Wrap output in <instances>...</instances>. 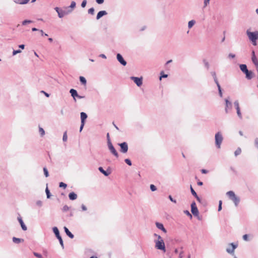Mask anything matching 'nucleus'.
<instances>
[{
    "label": "nucleus",
    "instance_id": "obj_1",
    "mask_svg": "<svg viewBox=\"0 0 258 258\" xmlns=\"http://www.w3.org/2000/svg\"><path fill=\"white\" fill-rule=\"evenodd\" d=\"M246 34L249 39L251 41L252 44L255 46L256 45V40L258 39V31L250 32L247 30Z\"/></svg>",
    "mask_w": 258,
    "mask_h": 258
},
{
    "label": "nucleus",
    "instance_id": "obj_2",
    "mask_svg": "<svg viewBox=\"0 0 258 258\" xmlns=\"http://www.w3.org/2000/svg\"><path fill=\"white\" fill-rule=\"evenodd\" d=\"M241 71L245 74L246 78L248 80L251 79L253 77V73L251 71H248L246 64H242L239 66Z\"/></svg>",
    "mask_w": 258,
    "mask_h": 258
},
{
    "label": "nucleus",
    "instance_id": "obj_3",
    "mask_svg": "<svg viewBox=\"0 0 258 258\" xmlns=\"http://www.w3.org/2000/svg\"><path fill=\"white\" fill-rule=\"evenodd\" d=\"M226 195L233 201L235 206L237 207L240 202V198L237 197L235 193L231 190L227 192Z\"/></svg>",
    "mask_w": 258,
    "mask_h": 258
},
{
    "label": "nucleus",
    "instance_id": "obj_4",
    "mask_svg": "<svg viewBox=\"0 0 258 258\" xmlns=\"http://www.w3.org/2000/svg\"><path fill=\"white\" fill-rule=\"evenodd\" d=\"M155 243V248L157 249L163 251L164 252L166 251L165 245L163 239L160 240H154Z\"/></svg>",
    "mask_w": 258,
    "mask_h": 258
},
{
    "label": "nucleus",
    "instance_id": "obj_5",
    "mask_svg": "<svg viewBox=\"0 0 258 258\" xmlns=\"http://www.w3.org/2000/svg\"><path fill=\"white\" fill-rule=\"evenodd\" d=\"M54 10L58 14V16L60 18H63L65 15L69 14L72 12V10H62L58 7H55Z\"/></svg>",
    "mask_w": 258,
    "mask_h": 258
},
{
    "label": "nucleus",
    "instance_id": "obj_6",
    "mask_svg": "<svg viewBox=\"0 0 258 258\" xmlns=\"http://www.w3.org/2000/svg\"><path fill=\"white\" fill-rule=\"evenodd\" d=\"M215 138L216 146L217 148L219 149L223 139L222 134L220 132H218L216 134Z\"/></svg>",
    "mask_w": 258,
    "mask_h": 258
},
{
    "label": "nucleus",
    "instance_id": "obj_7",
    "mask_svg": "<svg viewBox=\"0 0 258 258\" xmlns=\"http://www.w3.org/2000/svg\"><path fill=\"white\" fill-rule=\"evenodd\" d=\"M107 145L109 150H110V152L116 158L118 157V154L114 147H113V145L112 144L110 139H108V141H107Z\"/></svg>",
    "mask_w": 258,
    "mask_h": 258
},
{
    "label": "nucleus",
    "instance_id": "obj_8",
    "mask_svg": "<svg viewBox=\"0 0 258 258\" xmlns=\"http://www.w3.org/2000/svg\"><path fill=\"white\" fill-rule=\"evenodd\" d=\"M234 106L235 107V109L236 110V112H237V116H238V117L240 119H242V114H241V111H240L239 104V102H238V100H236V101H234Z\"/></svg>",
    "mask_w": 258,
    "mask_h": 258
},
{
    "label": "nucleus",
    "instance_id": "obj_9",
    "mask_svg": "<svg viewBox=\"0 0 258 258\" xmlns=\"http://www.w3.org/2000/svg\"><path fill=\"white\" fill-rule=\"evenodd\" d=\"M225 111L226 113H228L231 110L232 107V103L228 99H225Z\"/></svg>",
    "mask_w": 258,
    "mask_h": 258
},
{
    "label": "nucleus",
    "instance_id": "obj_10",
    "mask_svg": "<svg viewBox=\"0 0 258 258\" xmlns=\"http://www.w3.org/2000/svg\"><path fill=\"white\" fill-rule=\"evenodd\" d=\"M191 212L194 216H198L199 215V210L195 202L191 204Z\"/></svg>",
    "mask_w": 258,
    "mask_h": 258
},
{
    "label": "nucleus",
    "instance_id": "obj_11",
    "mask_svg": "<svg viewBox=\"0 0 258 258\" xmlns=\"http://www.w3.org/2000/svg\"><path fill=\"white\" fill-rule=\"evenodd\" d=\"M120 147V152L122 153H126L128 151V145L126 142L118 144Z\"/></svg>",
    "mask_w": 258,
    "mask_h": 258
},
{
    "label": "nucleus",
    "instance_id": "obj_12",
    "mask_svg": "<svg viewBox=\"0 0 258 258\" xmlns=\"http://www.w3.org/2000/svg\"><path fill=\"white\" fill-rule=\"evenodd\" d=\"M131 79L136 84L138 87H140L143 84L142 78H138L136 77H131Z\"/></svg>",
    "mask_w": 258,
    "mask_h": 258
},
{
    "label": "nucleus",
    "instance_id": "obj_13",
    "mask_svg": "<svg viewBox=\"0 0 258 258\" xmlns=\"http://www.w3.org/2000/svg\"><path fill=\"white\" fill-rule=\"evenodd\" d=\"M116 58L117 60L123 66L126 65V61L123 59V57L120 53H117L116 55Z\"/></svg>",
    "mask_w": 258,
    "mask_h": 258
},
{
    "label": "nucleus",
    "instance_id": "obj_14",
    "mask_svg": "<svg viewBox=\"0 0 258 258\" xmlns=\"http://www.w3.org/2000/svg\"><path fill=\"white\" fill-rule=\"evenodd\" d=\"M156 227L160 230H162L164 233H167L166 229L164 228L163 224L156 222L155 223Z\"/></svg>",
    "mask_w": 258,
    "mask_h": 258
},
{
    "label": "nucleus",
    "instance_id": "obj_15",
    "mask_svg": "<svg viewBox=\"0 0 258 258\" xmlns=\"http://www.w3.org/2000/svg\"><path fill=\"white\" fill-rule=\"evenodd\" d=\"M230 245H231V248H227L226 249V251L227 252L229 253H232L234 252V251L235 249L237 247V245L234 244L233 243H231Z\"/></svg>",
    "mask_w": 258,
    "mask_h": 258
},
{
    "label": "nucleus",
    "instance_id": "obj_16",
    "mask_svg": "<svg viewBox=\"0 0 258 258\" xmlns=\"http://www.w3.org/2000/svg\"><path fill=\"white\" fill-rule=\"evenodd\" d=\"M18 220L20 224H21L22 229L23 230L26 231L27 230V226L24 223L23 221L22 218L20 216L18 217Z\"/></svg>",
    "mask_w": 258,
    "mask_h": 258
},
{
    "label": "nucleus",
    "instance_id": "obj_17",
    "mask_svg": "<svg viewBox=\"0 0 258 258\" xmlns=\"http://www.w3.org/2000/svg\"><path fill=\"white\" fill-rule=\"evenodd\" d=\"M107 13L105 11H101L99 12L96 16V19L99 20L103 16L106 15Z\"/></svg>",
    "mask_w": 258,
    "mask_h": 258
},
{
    "label": "nucleus",
    "instance_id": "obj_18",
    "mask_svg": "<svg viewBox=\"0 0 258 258\" xmlns=\"http://www.w3.org/2000/svg\"><path fill=\"white\" fill-rule=\"evenodd\" d=\"M98 170L100 172H101L102 174H103L105 176H107L109 175L111 172L110 170H107V171H105L103 169V168L102 167H99L98 168Z\"/></svg>",
    "mask_w": 258,
    "mask_h": 258
},
{
    "label": "nucleus",
    "instance_id": "obj_19",
    "mask_svg": "<svg viewBox=\"0 0 258 258\" xmlns=\"http://www.w3.org/2000/svg\"><path fill=\"white\" fill-rule=\"evenodd\" d=\"M30 0H15L14 2L17 4L25 5L27 4Z\"/></svg>",
    "mask_w": 258,
    "mask_h": 258
},
{
    "label": "nucleus",
    "instance_id": "obj_20",
    "mask_svg": "<svg viewBox=\"0 0 258 258\" xmlns=\"http://www.w3.org/2000/svg\"><path fill=\"white\" fill-rule=\"evenodd\" d=\"M70 92L72 96L75 100V98L77 97L78 95L77 91L74 89H71L70 91Z\"/></svg>",
    "mask_w": 258,
    "mask_h": 258
},
{
    "label": "nucleus",
    "instance_id": "obj_21",
    "mask_svg": "<svg viewBox=\"0 0 258 258\" xmlns=\"http://www.w3.org/2000/svg\"><path fill=\"white\" fill-rule=\"evenodd\" d=\"M64 230L66 234L71 238H73L74 235L69 231V230L66 227H64Z\"/></svg>",
    "mask_w": 258,
    "mask_h": 258
},
{
    "label": "nucleus",
    "instance_id": "obj_22",
    "mask_svg": "<svg viewBox=\"0 0 258 258\" xmlns=\"http://www.w3.org/2000/svg\"><path fill=\"white\" fill-rule=\"evenodd\" d=\"M80 115H81V122L85 123V120L87 118V114L84 112H82L81 113Z\"/></svg>",
    "mask_w": 258,
    "mask_h": 258
},
{
    "label": "nucleus",
    "instance_id": "obj_23",
    "mask_svg": "<svg viewBox=\"0 0 258 258\" xmlns=\"http://www.w3.org/2000/svg\"><path fill=\"white\" fill-rule=\"evenodd\" d=\"M69 198L71 200H75L77 198V195L75 192H72L69 194Z\"/></svg>",
    "mask_w": 258,
    "mask_h": 258
},
{
    "label": "nucleus",
    "instance_id": "obj_24",
    "mask_svg": "<svg viewBox=\"0 0 258 258\" xmlns=\"http://www.w3.org/2000/svg\"><path fill=\"white\" fill-rule=\"evenodd\" d=\"M211 74L213 76L214 80V82H215L216 85L218 84H219V82H218V79L217 78V77H216V72H214V71L213 72H211Z\"/></svg>",
    "mask_w": 258,
    "mask_h": 258
},
{
    "label": "nucleus",
    "instance_id": "obj_25",
    "mask_svg": "<svg viewBox=\"0 0 258 258\" xmlns=\"http://www.w3.org/2000/svg\"><path fill=\"white\" fill-rule=\"evenodd\" d=\"M76 2L74 1H72L71 2V5L69 7H67L66 9L67 10H72L73 11V9L76 7Z\"/></svg>",
    "mask_w": 258,
    "mask_h": 258
},
{
    "label": "nucleus",
    "instance_id": "obj_26",
    "mask_svg": "<svg viewBox=\"0 0 258 258\" xmlns=\"http://www.w3.org/2000/svg\"><path fill=\"white\" fill-rule=\"evenodd\" d=\"M53 231L57 238L59 236H60L59 235V230L56 227H54L53 228Z\"/></svg>",
    "mask_w": 258,
    "mask_h": 258
},
{
    "label": "nucleus",
    "instance_id": "obj_27",
    "mask_svg": "<svg viewBox=\"0 0 258 258\" xmlns=\"http://www.w3.org/2000/svg\"><path fill=\"white\" fill-rule=\"evenodd\" d=\"M251 60L252 62L254 64V65L256 67V68L258 67V60L256 56H253L251 57Z\"/></svg>",
    "mask_w": 258,
    "mask_h": 258
},
{
    "label": "nucleus",
    "instance_id": "obj_28",
    "mask_svg": "<svg viewBox=\"0 0 258 258\" xmlns=\"http://www.w3.org/2000/svg\"><path fill=\"white\" fill-rule=\"evenodd\" d=\"M23 241V239H21V238H16L15 237H14L13 238V241L16 243H19L20 242H21V241Z\"/></svg>",
    "mask_w": 258,
    "mask_h": 258
},
{
    "label": "nucleus",
    "instance_id": "obj_29",
    "mask_svg": "<svg viewBox=\"0 0 258 258\" xmlns=\"http://www.w3.org/2000/svg\"><path fill=\"white\" fill-rule=\"evenodd\" d=\"M80 81L82 84H83L84 85H86L87 81L84 77H82V76L80 77Z\"/></svg>",
    "mask_w": 258,
    "mask_h": 258
},
{
    "label": "nucleus",
    "instance_id": "obj_30",
    "mask_svg": "<svg viewBox=\"0 0 258 258\" xmlns=\"http://www.w3.org/2000/svg\"><path fill=\"white\" fill-rule=\"evenodd\" d=\"M196 21L195 20L189 21L188 23V27L189 29H190L195 24Z\"/></svg>",
    "mask_w": 258,
    "mask_h": 258
},
{
    "label": "nucleus",
    "instance_id": "obj_31",
    "mask_svg": "<svg viewBox=\"0 0 258 258\" xmlns=\"http://www.w3.org/2000/svg\"><path fill=\"white\" fill-rule=\"evenodd\" d=\"M179 258H182L183 257V247H180L179 248Z\"/></svg>",
    "mask_w": 258,
    "mask_h": 258
},
{
    "label": "nucleus",
    "instance_id": "obj_32",
    "mask_svg": "<svg viewBox=\"0 0 258 258\" xmlns=\"http://www.w3.org/2000/svg\"><path fill=\"white\" fill-rule=\"evenodd\" d=\"M217 87H218V89L219 94L220 96L221 97H222V96H223V94H222V90H221V86H220L219 84H217Z\"/></svg>",
    "mask_w": 258,
    "mask_h": 258
},
{
    "label": "nucleus",
    "instance_id": "obj_33",
    "mask_svg": "<svg viewBox=\"0 0 258 258\" xmlns=\"http://www.w3.org/2000/svg\"><path fill=\"white\" fill-rule=\"evenodd\" d=\"M241 150L240 148H238L234 152V155L237 156L241 154Z\"/></svg>",
    "mask_w": 258,
    "mask_h": 258
},
{
    "label": "nucleus",
    "instance_id": "obj_34",
    "mask_svg": "<svg viewBox=\"0 0 258 258\" xmlns=\"http://www.w3.org/2000/svg\"><path fill=\"white\" fill-rule=\"evenodd\" d=\"M39 132L41 135V136H43L45 134V131L41 127H39Z\"/></svg>",
    "mask_w": 258,
    "mask_h": 258
},
{
    "label": "nucleus",
    "instance_id": "obj_35",
    "mask_svg": "<svg viewBox=\"0 0 258 258\" xmlns=\"http://www.w3.org/2000/svg\"><path fill=\"white\" fill-rule=\"evenodd\" d=\"M94 9L93 8H91L88 10V12L89 14L93 15L94 14Z\"/></svg>",
    "mask_w": 258,
    "mask_h": 258
},
{
    "label": "nucleus",
    "instance_id": "obj_36",
    "mask_svg": "<svg viewBox=\"0 0 258 258\" xmlns=\"http://www.w3.org/2000/svg\"><path fill=\"white\" fill-rule=\"evenodd\" d=\"M58 240H59V242L62 247V248H64V245H63V241H62V239L61 238V236H59L57 238Z\"/></svg>",
    "mask_w": 258,
    "mask_h": 258
},
{
    "label": "nucleus",
    "instance_id": "obj_37",
    "mask_svg": "<svg viewBox=\"0 0 258 258\" xmlns=\"http://www.w3.org/2000/svg\"><path fill=\"white\" fill-rule=\"evenodd\" d=\"M44 174L45 176V177H48L49 176V173L46 167H44L43 169Z\"/></svg>",
    "mask_w": 258,
    "mask_h": 258
},
{
    "label": "nucleus",
    "instance_id": "obj_38",
    "mask_svg": "<svg viewBox=\"0 0 258 258\" xmlns=\"http://www.w3.org/2000/svg\"><path fill=\"white\" fill-rule=\"evenodd\" d=\"M67 140H68L67 134V132H65L63 135L62 140L63 142H66L67 141Z\"/></svg>",
    "mask_w": 258,
    "mask_h": 258
},
{
    "label": "nucleus",
    "instance_id": "obj_39",
    "mask_svg": "<svg viewBox=\"0 0 258 258\" xmlns=\"http://www.w3.org/2000/svg\"><path fill=\"white\" fill-rule=\"evenodd\" d=\"M32 21L31 20H25L22 22L23 25H26L27 24L31 23Z\"/></svg>",
    "mask_w": 258,
    "mask_h": 258
},
{
    "label": "nucleus",
    "instance_id": "obj_40",
    "mask_svg": "<svg viewBox=\"0 0 258 258\" xmlns=\"http://www.w3.org/2000/svg\"><path fill=\"white\" fill-rule=\"evenodd\" d=\"M190 191H191V194L195 197H197V194L196 193V192L195 191V190L193 189V188L191 186H190Z\"/></svg>",
    "mask_w": 258,
    "mask_h": 258
},
{
    "label": "nucleus",
    "instance_id": "obj_41",
    "mask_svg": "<svg viewBox=\"0 0 258 258\" xmlns=\"http://www.w3.org/2000/svg\"><path fill=\"white\" fill-rule=\"evenodd\" d=\"M45 192H46V194L47 198H48V199L50 198L51 195H50V191L48 190L47 187H46V188Z\"/></svg>",
    "mask_w": 258,
    "mask_h": 258
},
{
    "label": "nucleus",
    "instance_id": "obj_42",
    "mask_svg": "<svg viewBox=\"0 0 258 258\" xmlns=\"http://www.w3.org/2000/svg\"><path fill=\"white\" fill-rule=\"evenodd\" d=\"M59 186L60 187H63L64 188H66L67 185V184H66L62 182H61L59 183Z\"/></svg>",
    "mask_w": 258,
    "mask_h": 258
},
{
    "label": "nucleus",
    "instance_id": "obj_43",
    "mask_svg": "<svg viewBox=\"0 0 258 258\" xmlns=\"http://www.w3.org/2000/svg\"><path fill=\"white\" fill-rule=\"evenodd\" d=\"M124 162L129 166H131L132 164L131 161L129 159H125Z\"/></svg>",
    "mask_w": 258,
    "mask_h": 258
},
{
    "label": "nucleus",
    "instance_id": "obj_44",
    "mask_svg": "<svg viewBox=\"0 0 258 258\" xmlns=\"http://www.w3.org/2000/svg\"><path fill=\"white\" fill-rule=\"evenodd\" d=\"M69 207L67 206V205H64L62 209V210L63 211V212H67L69 210Z\"/></svg>",
    "mask_w": 258,
    "mask_h": 258
},
{
    "label": "nucleus",
    "instance_id": "obj_45",
    "mask_svg": "<svg viewBox=\"0 0 258 258\" xmlns=\"http://www.w3.org/2000/svg\"><path fill=\"white\" fill-rule=\"evenodd\" d=\"M150 189L152 191L156 190L157 188L154 184L150 185Z\"/></svg>",
    "mask_w": 258,
    "mask_h": 258
},
{
    "label": "nucleus",
    "instance_id": "obj_46",
    "mask_svg": "<svg viewBox=\"0 0 258 258\" xmlns=\"http://www.w3.org/2000/svg\"><path fill=\"white\" fill-rule=\"evenodd\" d=\"M21 50H20V49L14 50L13 51V55H15L17 54V53H21Z\"/></svg>",
    "mask_w": 258,
    "mask_h": 258
},
{
    "label": "nucleus",
    "instance_id": "obj_47",
    "mask_svg": "<svg viewBox=\"0 0 258 258\" xmlns=\"http://www.w3.org/2000/svg\"><path fill=\"white\" fill-rule=\"evenodd\" d=\"M33 254H34V255L35 256H36V257H38V258H43V257H42V255H41V254H40V253H37V252H33Z\"/></svg>",
    "mask_w": 258,
    "mask_h": 258
},
{
    "label": "nucleus",
    "instance_id": "obj_48",
    "mask_svg": "<svg viewBox=\"0 0 258 258\" xmlns=\"http://www.w3.org/2000/svg\"><path fill=\"white\" fill-rule=\"evenodd\" d=\"M87 4V1L86 0H83L81 4V7L82 8H85Z\"/></svg>",
    "mask_w": 258,
    "mask_h": 258
},
{
    "label": "nucleus",
    "instance_id": "obj_49",
    "mask_svg": "<svg viewBox=\"0 0 258 258\" xmlns=\"http://www.w3.org/2000/svg\"><path fill=\"white\" fill-rule=\"evenodd\" d=\"M204 63L205 64V67L208 70L209 69V64L208 62L207 61H206V60H204Z\"/></svg>",
    "mask_w": 258,
    "mask_h": 258
},
{
    "label": "nucleus",
    "instance_id": "obj_50",
    "mask_svg": "<svg viewBox=\"0 0 258 258\" xmlns=\"http://www.w3.org/2000/svg\"><path fill=\"white\" fill-rule=\"evenodd\" d=\"M184 213L186 214L187 216H189L190 217V218H192V215H191V214L189 213V212L187 210H185L184 211Z\"/></svg>",
    "mask_w": 258,
    "mask_h": 258
},
{
    "label": "nucleus",
    "instance_id": "obj_51",
    "mask_svg": "<svg viewBox=\"0 0 258 258\" xmlns=\"http://www.w3.org/2000/svg\"><path fill=\"white\" fill-rule=\"evenodd\" d=\"M222 201H220L219 202L218 211H220L222 209Z\"/></svg>",
    "mask_w": 258,
    "mask_h": 258
},
{
    "label": "nucleus",
    "instance_id": "obj_52",
    "mask_svg": "<svg viewBox=\"0 0 258 258\" xmlns=\"http://www.w3.org/2000/svg\"><path fill=\"white\" fill-rule=\"evenodd\" d=\"M168 198H169V200H170L171 202H172L173 203H176V201L175 200H174V199L172 198V196H170H170H169Z\"/></svg>",
    "mask_w": 258,
    "mask_h": 258
},
{
    "label": "nucleus",
    "instance_id": "obj_53",
    "mask_svg": "<svg viewBox=\"0 0 258 258\" xmlns=\"http://www.w3.org/2000/svg\"><path fill=\"white\" fill-rule=\"evenodd\" d=\"M248 235L247 234H245L243 236V239L245 241H248Z\"/></svg>",
    "mask_w": 258,
    "mask_h": 258
},
{
    "label": "nucleus",
    "instance_id": "obj_54",
    "mask_svg": "<svg viewBox=\"0 0 258 258\" xmlns=\"http://www.w3.org/2000/svg\"><path fill=\"white\" fill-rule=\"evenodd\" d=\"M235 57V55L233 53H229L228 55V57L230 58H233Z\"/></svg>",
    "mask_w": 258,
    "mask_h": 258
},
{
    "label": "nucleus",
    "instance_id": "obj_55",
    "mask_svg": "<svg viewBox=\"0 0 258 258\" xmlns=\"http://www.w3.org/2000/svg\"><path fill=\"white\" fill-rule=\"evenodd\" d=\"M210 0H204V7H206L209 3Z\"/></svg>",
    "mask_w": 258,
    "mask_h": 258
},
{
    "label": "nucleus",
    "instance_id": "obj_56",
    "mask_svg": "<svg viewBox=\"0 0 258 258\" xmlns=\"http://www.w3.org/2000/svg\"><path fill=\"white\" fill-rule=\"evenodd\" d=\"M84 124H85V123L81 122V126H80V132H81L82 130H83V128L84 127Z\"/></svg>",
    "mask_w": 258,
    "mask_h": 258
},
{
    "label": "nucleus",
    "instance_id": "obj_57",
    "mask_svg": "<svg viewBox=\"0 0 258 258\" xmlns=\"http://www.w3.org/2000/svg\"><path fill=\"white\" fill-rule=\"evenodd\" d=\"M96 2L98 4H102L104 2V0H96Z\"/></svg>",
    "mask_w": 258,
    "mask_h": 258
},
{
    "label": "nucleus",
    "instance_id": "obj_58",
    "mask_svg": "<svg viewBox=\"0 0 258 258\" xmlns=\"http://www.w3.org/2000/svg\"><path fill=\"white\" fill-rule=\"evenodd\" d=\"M39 31L41 33L42 36H43V35L46 36H48V35L47 34L44 33V32L42 30H39Z\"/></svg>",
    "mask_w": 258,
    "mask_h": 258
},
{
    "label": "nucleus",
    "instance_id": "obj_59",
    "mask_svg": "<svg viewBox=\"0 0 258 258\" xmlns=\"http://www.w3.org/2000/svg\"><path fill=\"white\" fill-rule=\"evenodd\" d=\"M81 208H82V209L83 211H86L87 210L86 207L84 205H83V204L82 205Z\"/></svg>",
    "mask_w": 258,
    "mask_h": 258
},
{
    "label": "nucleus",
    "instance_id": "obj_60",
    "mask_svg": "<svg viewBox=\"0 0 258 258\" xmlns=\"http://www.w3.org/2000/svg\"><path fill=\"white\" fill-rule=\"evenodd\" d=\"M36 204L38 206L41 207L42 206V202L40 201H38L37 202Z\"/></svg>",
    "mask_w": 258,
    "mask_h": 258
},
{
    "label": "nucleus",
    "instance_id": "obj_61",
    "mask_svg": "<svg viewBox=\"0 0 258 258\" xmlns=\"http://www.w3.org/2000/svg\"><path fill=\"white\" fill-rule=\"evenodd\" d=\"M168 77V75H166V74H163L162 75H161L160 77V79L161 80L162 78H167Z\"/></svg>",
    "mask_w": 258,
    "mask_h": 258
},
{
    "label": "nucleus",
    "instance_id": "obj_62",
    "mask_svg": "<svg viewBox=\"0 0 258 258\" xmlns=\"http://www.w3.org/2000/svg\"><path fill=\"white\" fill-rule=\"evenodd\" d=\"M99 57H102V58H105V59H106V55H105V54H100V55H99Z\"/></svg>",
    "mask_w": 258,
    "mask_h": 258
},
{
    "label": "nucleus",
    "instance_id": "obj_63",
    "mask_svg": "<svg viewBox=\"0 0 258 258\" xmlns=\"http://www.w3.org/2000/svg\"><path fill=\"white\" fill-rule=\"evenodd\" d=\"M201 172H202V173H204V174H206V173H208V171L207 170H206V169H202L201 170Z\"/></svg>",
    "mask_w": 258,
    "mask_h": 258
},
{
    "label": "nucleus",
    "instance_id": "obj_64",
    "mask_svg": "<svg viewBox=\"0 0 258 258\" xmlns=\"http://www.w3.org/2000/svg\"><path fill=\"white\" fill-rule=\"evenodd\" d=\"M19 48H20L23 49H24L25 48V45L21 44V45H19Z\"/></svg>",
    "mask_w": 258,
    "mask_h": 258
}]
</instances>
